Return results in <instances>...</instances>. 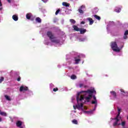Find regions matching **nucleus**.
<instances>
[{
  "label": "nucleus",
  "instance_id": "nucleus-1",
  "mask_svg": "<svg viewBox=\"0 0 128 128\" xmlns=\"http://www.w3.org/2000/svg\"><path fill=\"white\" fill-rule=\"evenodd\" d=\"M92 94H96V92L94 90V88L88 90L86 91H80L78 93L76 96H73L72 98V102L74 104L76 98L77 102V104L73 106L74 110L77 108V110H81L86 114H92L96 110V108H98V100L95 96H93L94 100L92 102V104H95L92 110L86 111V110H88V107L84 106V102H88L92 98Z\"/></svg>",
  "mask_w": 128,
  "mask_h": 128
},
{
  "label": "nucleus",
  "instance_id": "nucleus-18",
  "mask_svg": "<svg viewBox=\"0 0 128 128\" xmlns=\"http://www.w3.org/2000/svg\"><path fill=\"white\" fill-rule=\"evenodd\" d=\"M72 28L74 30H76V32H80V28H78V26L74 25L72 26Z\"/></svg>",
  "mask_w": 128,
  "mask_h": 128
},
{
  "label": "nucleus",
  "instance_id": "nucleus-41",
  "mask_svg": "<svg viewBox=\"0 0 128 128\" xmlns=\"http://www.w3.org/2000/svg\"><path fill=\"white\" fill-rule=\"evenodd\" d=\"M8 2L10 3V0H7Z\"/></svg>",
  "mask_w": 128,
  "mask_h": 128
},
{
  "label": "nucleus",
  "instance_id": "nucleus-17",
  "mask_svg": "<svg viewBox=\"0 0 128 128\" xmlns=\"http://www.w3.org/2000/svg\"><path fill=\"white\" fill-rule=\"evenodd\" d=\"M77 56L80 58H86V55L84 54H78Z\"/></svg>",
  "mask_w": 128,
  "mask_h": 128
},
{
  "label": "nucleus",
  "instance_id": "nucleus-24",
  "mask_svg": "<svg viewBox=\"0 0 128 128\" xmlns=\"http://www.w3.org/2000/svg\"><path fill=\"white\" fill-rule=\"evenodd\" d=\"M98 12V8H94L93 10V12H94V14H96Z\"/></svg>",
  "mask_w": 128,
  "mask_h": 128
},
{
  "label": "nucleus",
  "instance_id": "nucleus-4",
  "mask_svg": "<svg viewBox=\"0 0 128 128\" xmlns=\"http://www.w3.org/2000/svg\"><path fill=\"white\" fill-rule=\"evenodd\" d=\"M112 49L115 52H116V56H121L122 54H118L119 52H120V50L122 48H124V46H122L121 48H120L118 46V44H116V42H111V45H110Z\"/></svg>",
  "mask_w": 128,
  "mask_h": 128
},
{
  "label": "nucleus",
  "instance_id": "nucleus-45",
  "mask_svg": "<svg viewBox=\"0 0 128 128\" xmlns=\"http://www.w3.org/2000/svg\"><path fill=\"white\" fill-rule=\"evenodd\" d=\"M112 112H114L112 111V112H111V114H112Z\"/></svg>",
  "mask_w": 128,
  "mask_h": 128
},
{
  "label": "nucleus",
  "instance_id": "nucleus-22",
  "mask_svg": "<svg viewBox=\"0 0 128 128\" xmlns=\"http://www.w3.org/2000/svg\"><path fill=\"white\" fill-rule=\"evenodd\" d=\"M94 17L96 20H100V17L98 15H94Z\"/></svg>",
  "mask_w": 128,
  "mask_h": 128
},
{
  "label": "nucleus",
  "instance_id": "nucleus-47",
  "mask_svg": "<svg viewBox=\"0 0 128 128\" xmlns=\"http://www.w3.org/2000/svg\"><path fill=\"white\" fill-rule=\"evenodd\" d=\"M62 24H64V21H62Z\"/></svg>",
  "mask_w": 128,
  "mask_h": 128
},
{
  "label": "nucleus",
  "instance_id": "nucleus-44",
  "mask_svg": "<svg viewBox=\"0 0 128 128\" xmlns=\"http://www.w3.org/2000/svg\"><path fill=\"white\" fill-rule=\"evenodd\" d=\"M2 118H0V122H2Z\"/></svg>",
  "mask_w": 128,
  "mask_h": 128
},
{
  "label": "nucleus",
  "instance_id": "nucleus-14",
  "mask_svg": "<svg viewBox=\"0 0 128 128\" xmlns=\"http://www.w3.org/2000/svg\"><path fill=\"white\" fill-rule=\"evenodd\" d=\"M87 20H88L90 24H90V26H92V24H94V20H92V18H86Z\"/></svg>",
  "mask_w": 128,
  "mask_h": 128
},
{
  "label": "nucleus",
  "instance_id": "nucleus-12",
  "mask_svg": "<svg viewBox=\"0 0 128 128\" xmlns=\"http://www.w3.org/2000/svg\"><path fill=\"white\" fill-rule=\"evenodd\" d=\"M12 18L14 22H18V16L17 14H14L12 16Z\"/></svg>",
  "mask_w": 128,
  "mask_h": 128
},
{
  "label": "nucleus",
  "instance_id": "nucleus-25",
  "mask_svg": "<svg viewBox=\"0 0 128 128\" xmlns=\"http://www.w3.org/2000/svg\"><path fill=\"white\" fill-rule=\"evenodd\" d=\"M62 6H70V4H67L66 2H62Z\"/></svg>",
  "mask_w": 128,
  "mask_h": 128
},
{
  "label": "nucleus",
  "instance_id": "nucleus-46",
  "mask_svg": "<svg viewBox=\"0 0 128 128\" xmlns=\"http://www.w3.org/2000/svg\"><path fill=\"white\" fill-rule=\"evenodd\" d=\"M70 0L71 2H72V0Z\"/></svg>",
  "mask_w": 128,
  "mask_h": 128
},
{
  "label": "nucleus",
  "instance_id": "nucleus-35",
  "mask_svg": "<svg viewBox=\"0 0 128 128\" xmlns=\"http://www.w3.org/2000/svg\"><path fill=\"white\" fill-rule=\"evenodd\" d=\"M58 88H54L53 89V92H58Z\"/></svg>",
  "mask_w": 128,
  "mask_h": 128
},
{
  "label": "nucleus",
  "instance_id": "nucleus-21",
  "mask_svg": "<svg viewBox=\"0 0 128 128\" xmlns=\"http://www.w3.org/2000/svg\"><path fill=\"white\" fill-rule=\"evenodd\" d=\"M76 86L77 88H82V86H84V84H76Z\"/></svg>",
  "mask_w": 128,
  "mask_h": 128
},
{
  "label": "nucleus",
  "instance_id": "nucleus-27",
  "mask_svg": "<svg viewBox=\"0 0 128 128\" xmlns=\"http://www.w3.org/2000/svg\"><path fill=\"white\" fill-rule=\"evenodd\" d=\"M4 97H5V98H6V100H10V98L8 96L5 95Z\"/></svg>",
  "mask_w": 128,
  "mask_h": 128
},
{
  "label": "nucleus",
  "instance_id": "nucleus-19",
  "mask_svg": "<svg viewBox=\"0 0 128 128\" xmlns=\"http://www.w3.org/2000/svg\"><path fill=\"white\" fill-rule=\"evenodd\" d=\"M120 10H122V8L120 7H116L115 8V10L114 11L116 12H120Z\"/></svg>",
  "mask_w": 128,
  "mask_h": 128
},
{
  "label": "nucleus",
  "instance_id": "nucleus-36",
  "mask_svg": "<svg viewBox=\"0 0 128 128\" xmlns=\"http://www.w3.org/2000/svg\"><path fill=\"white\" fill-rule=\"evenodd\" d=\"M120 92H124V94H128L127 92H124V90H122V89L120 90Z\"/></svg>",
  "mask_w": 128,
  "mask_h": 128
},
{
  "label": "nucleus",
  "instance_id": "nucleus-2",
  "mask_svg": "<svg viewBox=\"0 0 128 128\" xmlns=\"http://www.w3.org/2000/svg\"><path fill=\"white\" fill-rule=\"evenodd\" d=\"M46 35L49 38H45L44 40V44L46 46H60L62 44V38L60 36H56L52 34L50 31H48Z\"/></svg>",
  "mask_w": 128,
  "mask_h": 128
},
{
  "label": "nucleus",
  "instance_id": "nucleus-43",
  "mask_svg": "<svg viewBox=\"0 0 128 128\" xmlns=\"http://www.w3.org/2000/svg\"><path fill=\"white\" fill-rule=\"evenodd\" d=\"M60 66H61L60 65H58V68H60Z\"/></svg>",
  "mask_w": 128,
  "mask_h": 128
},
{
  "label": "nucleus",
  "instance_id": "nucleus-26",
  "mask_svg": "<svg viewBox=\"0 0 128 128\" xmlns=\"http://www.w3.org/2000/svg\"><path fill=\"white\" fill-rule=\"evenodd\" d=\"M36 20L38 22H42V20L40 18H36Z\"/></svg>",
  "mask_w": 128,
  "mask_h": 128
},
{
  "label": "nucleus",
  "instance_id": "nucleus-38",
  "mask_svg": "<svg viewBox=\"0 0 128 128\" xmlns=\"http://www.w3.org/2000/svg\"><path fill=\"white\" fill-rule=\"evenodd\" d=\"M28 94H29V96H32V92L30 91V92H29Z\"/></svg>",
  "mask_w": 128,
  "mask_h": 128
},
{
  "label": "nucleus",
  "instance_id": "nucleus-48",
  "mask_svg": "<svg viewBox=\"0 0 128 128\" xmlns=\"http://www.w3.org/2000/svg\"><path fill=\"white\" fill-rule=\"evenodd\" d=\"M127 119L128 120V116H127Z\"/></svg>",
  "mask_w": 128,
  "mask_h": 128
},
{
  "label": "nucleus",
  "instance_id": "nucleus-32",
  "mask_svg": "<svg viewBox=\"0 0 128 128\" xmlns=\"http://www.w3.org/2000/svg\"><path fill=\"white\" fill-rule=\"evenodd\" d=\"M50 90H52V88H54V86L52 84H50Z\"/></svg>",
  "mask_w": 128,
  "mask_h": 128
},
{
  "label": "nucleus",
  "instance_id": "nucleus-37",
  "mask_svg": "<svg viewBox=\"0 0 128 128\" xmlns=\"http://www.w3.org/2000/svg\"><path fill=\"white\" fill-rule=\"evenodd\" d=\"M86 24V22H84V21H82L81 22H80V24Z\"/></svg>",
  "mask_w": 128,
  "mask_h": 128
},
{
  "label": "nucleus",
  "instance_id": "nucleus-29",
  "mask_svg": "<svg viewBox=\"0 0 128 128\" xmlns=\"http://www.w3.org/2000/svg\"><path fill=\"white\" fill-rule=\"evenodd\" d=\"M2 10V0H0V10Z\"/></svg>",
  "mask_w": 128,
  "mask_h": 128
},
{
  "label": "nucleus",
  "instance_id": "nucleus-7",
  "mask_svg": "<svg viewBox=\"0 0 128 128\" xmlns=\"http://www.w3.org/2000/svg\"><path fill=\"white\" fill-rule=\"evenodd\" d=\"M110 94H111L110 98H112V100H116V92L111 91Z\"/></svg>",
  "mask_w": 128,
  "mask_h": 128
},
{
  "label": "nucleus",
  "instance_id": "nucleus-31",
  "mask_svg": "<svg viewBox=\"0 0 128 128\" xmlns=\"http://www.w3.org/2000/svg\"><path fill=\"white\" fill-rule=\"evenodd\" d=\"M4 77H1L0 78V84H2V82H4Z\"/></svg>",
  "mask_w": 128,
  "mask_h": 128
},
{
  "label": "nucleus",
  "instance_id": "nucleus-40",
  "mask_svg": "<svg viewBox=\"0 0 128 128\" xmlns=\"http://www.w3.org/2000/svg\"><path fill=\"white\" fill-rule=\"evenodd\" d=\"M71 60H72V59H70V58L67 59V62H71Z\"/></svg>",
  "mask_w": 128,
  "mask_h": 128
},
{
  "label": "nucleus",
  "instance_id": "nucleus-33",
  "mask_svg": "<svg viewBox=\"0 0 128 128\" xmlns=\"http://www.w3.org/2000/svg\"><path fill=\"white\" fill-rule=\"evenodd\" d=\"M60 12V9L56 11V13H55V14H56V16H58V13Z\"/></svg>",
  "mask_w": 128,
  "mask_h": 128
},
{
  "label": "nucleus",
  "instance_id": "nucleus-6",
  "mask_svg": "<svg viewBox=\"0 0 128 128\" xmlns=\"http://www.w3.org/2000/svg\"><path fill=\"white\" fill-rule=\"evenodd\" d=\"M16 126H18V128H24V122L20 121V120H18L16 122Z\"/></svg>",
  "mask_w": 128,
  "mask_h": 128
},
{
  "label": "nucleus",
  "instance_id": "nucleus-20",
  "mask_svg": "<svg viewBox=\"0 0 128 128\" xmlns=\"http://www.w3.org/2000/svg\"><path fill=\"white\" fill-rule=\"evenodd\" d=\"M71 80H76V76L72 74L70 76Z\"/></svg>",
  "mask_w": 128,
  "mask_h": 128
},
{
  "label": "nucleus",
  "instance_id": "nucleus-50",
  "mask_svg": "<svg viewBox=\"0 0 128 128\" xmlns=\"http://www.w3.org/2000/svg\"><path fill=\"white\" fill-rule=\"evenodd\" d=\"M80 114H82V113H80Z\"/></svg>",
  "mask_w": 128,
  "mask_h": 128
},
{
  "label": "nucleus",
  "instance_id": "nucleus-15",
  "mask_svg": "<svg viewBox=\"0 0 128 128\" xmlns=\"http://www.w3.org/2000/svg\"><path fill=\"white\" fill-rule=\"evenodd\" d=\"M32 13H28L26 14L27 20H30V18H32Z\"/></svg>",
  "mask_w": 128,
  "mask_h": 128
},
{
  "label": "nucleus",
  "instance_id": "nucleus-3",
  "mask_svg": "<svg viewBox=\"0 0 128 128\" xmlns=\"http://www.w3.org/2000/svg\"><path fill=\"white\" fill-rule=\"evenodd\" d=\"M118 108V114L117 116L114 118H112L111 122H113V126H120L121 124L123 128L124 127V126H126V122H122V118L120 116V110H122V109L120 108Z\"/></svg>",
  "mask_w": 128,
  "mask_h": 128
},
{
  "label": "nucleus",
  "instance_id": "nucleus-16",
  "mask_svg": "<svg viewBox=\"0 0 128 128\" xmlns=\"http://www.w3.org/2000/svg\"><path fill=\"white\" fill-rule=\"evenodd\" d=\"M79 32H80V34H84L85 32H86V30L80 28V30H79Z\"/></svg>",
  "mask_w": 128,
  "mask_h": 128
},
{
  "label": "nucleus",
  "instance_id": "nucleus-30",
  "mask_svg": "<svg viewBox=\"0 0 128 128\" xmlns=\"http://www.w3.org/2000/svg\"><path fill=\"white\" fill-rule=\"evenodd\" d=\"M70 22H71V24H76V20H74V19H70Z\"/></svg>",
  "mask_w": 128,
  "mask_h": 128
},
{
  "label": "nucleus",
  "instance_id": "nucleus-8",
  "mask_svg": "<svg viewBox=\"0 0 128 128\" xmlns=\"http://www.w3.org/2000/svg\"><path fill=\"white\" fill-rule=\"evenodd\" d=\"M26 90H28V88L27 86H22L20 87V92H26Z\"/></svg>",
  "mask_w": 128,
  "mask_h": 128
},
{
  "label": "nucleus",
  "instance_id": "nucleus-13",
  "mask_svg": "<svg viewBox=\"0 0 128 128\" xmlns=\"http://www.w3.org/2000/svg\"><path fill=\"white\" fill-rule=\"evenodd\" d=\"M128 30H126L124 32L123 38L124 40L128 39Z\"/></svg>",
  "mask_w": 128,
  "mask_h": 128
},
{
  "label": "nucleus",
  "instance_id": "nucleus-23",
  "mask_svg": "<svg viewBox=\"0 0 128 128\" xmlns=\"http://www.w3.org/2000/svg\"><path fill=\"white\" fill-rule=\"evenodd\" d=\"M0 114L1 116H6V113L5 112H2L0 110Z\"/></svg>",
  "mask_w": 128,
  "mask_h": 128
},
{
  "label": "nucleus",
  "instance_id": "nucleus-34",
  "mask_svg": "<svg viewBox=\"0 0 128 128\" xmlns=\"http://www.w3.org/2000/svg\"><path fill=\"white\" fill-rule=\"evenodd\" d=\"M43 2H44V4H46L48 2V0H42Z\"/></svg>",
  "mask_w": 128,
  "mask_h": 128
},
{
  "label": "nucleus",
  "instance_id": "nucleus-49",
  "mask_svg": "<svg viewBox=\"0 0 128 128\" xmlns=\"http://www.w3.org/2000/svg\"><path fill=\"white\" fill-rule=\"evenodd\" d=\"M113 54H114V53H113Z\"/></svg>",
  "mask_w": 128,
  "mask_h": 128
},
{
  "label": "nucleus",
  "instance_id": "nucleus-10",
  "mask_svg": "<svg viewBox=\"0 0 128 128\" xmlns=\"http://www.w3.org/2000/svg\"><path fill=\"white\" fill-rule=\"evenodd\" d=\"M84 8H86V6L82 5L78 9V12H79L80 14H84L82 10H84Z\"/></svg>",
  "mask_w": 128,
  "mask_h": 128
},
{
  "label": "nucleus",
  "instance_id": "nucleus-11",
  "mask_svg": "<svg viewBox=\"0 0 128 128\" xmlns=\"http://www.w3.org/2000/svg\"><path fill=\"white\" fill-rule=\"evenodd\" d=\"M77 40H78V42H86V40H88V38H78Z\"/></svg>",
  "mask_w": 128,
  "mask_h": 128
},
{
  "label": "nucleus",
  "instance_id": "nucleus-5",
  "mask_svg": "<svg viewBox=\"0 0 128 128\" xmlns=\"http://www.w3.org/2000/svg\"><path fill=\"white\" fill-rule=\"evenodd\" d=\"M114 26V22H108L106 27L108 34H114V30L112 29H110V28H112V26Z\"/></svg>",
  "mask_w": 128,
  "mask_h": 128
},
{
  "label": "nucleus",
  "instance_id": "nucleus-39",
  "mask_svg": "<svg viewBox=\"0 0 128 128\" xmlns=\"http://www.w3.org/2000/svg\"><path fill=\"white\" fill-rule=\"evenodd\" d=\"M18 82H20V77L18 78L17 79Z\"/></svg>",
  "mask_w": 128,
  "mask_h": 128
},
{
  "label": "nucleus",
  "instance_id": "nucleus-9",
  "mask_svg": "<svg viewBox=\"0 0 128 128\" xmlns=\"http://www.w3.org/2000/svg\"><path fill=\"white\" fill-rule=\"evenodd\" d=\"M80 59L78 58V56L74 58V64H78Z\"/></svg>",
  "mask_w": 128,
  "mask_h": 128
},
{
  "label": "nucleus",
  "instance_id": "nucleus-42",
  "mask_svg": "<svg viewBox=\"0 0 128 128\" xmlns=\"http://www.w3.org/2000/svg\"><path fill=\"white\" fill-rule=\"evenodd\" d=\"M72 112H76V110H74V111L72 110Z\"/></svg>",
  "mask_w": 128,
  "mask_h": 128
},
{
  "label": "nucleus",
  "instance_id": "nucleus-28",
  "mask_svg": "<svg viewBox=\"0 0 128 128\" xmlns=\"http://www.w3.org/2000/svg\"><path fill=\"white\" fill-rule=\"evenodd\" d=\"M72 122L74 124H78V120H72Z\"/></svg>",
  "mask_w": 128,
  "mask_h": 128
}]
</instances>
